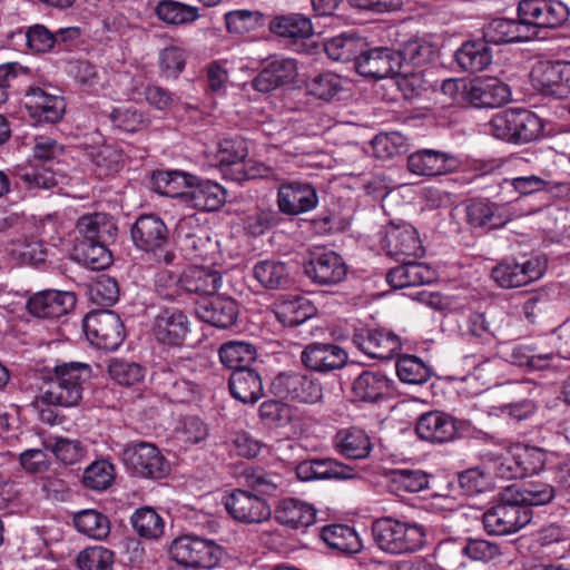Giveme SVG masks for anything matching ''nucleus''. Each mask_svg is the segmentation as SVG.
I'll list each match as a JSON object with an SVG mask.
<instances>
[{
    "label": "nucleus",
    "instance_id": "nucleus-58",
    "mask_svg": "<svg viewBox=\"0 0 570 570\" xmlns=\"http://www.w3.org/2000/svg\"><path fill=\"white\" fill-rule=\"evenodd\" d=\"M395 56L399 58L401 69L403 62L422 66L431 61L435 51L430 42L415 38L404 42Z\"/></svg>",
    "mask_w": 570,
    "mask_h": 570
},
{
    "label": "nucleus",
    "instance_id": "nucleus-12",
    "mask_svg": "<svg viewBox=\"0 0 570 570\" xmlns=\"http://www.w3.org/2000/svg\"><path fill=\"white\" fill-rule=\"evenodd\" d=\"M382 247L385 253L399 259L419 258L424 254V247L417 235L416 229L409 225L390 224L385 228L382 239Z\"/></svg>",
    "mask_w": 570,
    "mask_h": 570
},
{
    "label": "nucleus",
    "instance_id": "nucleus-60",
    "mask_svg": "<svg viewBox=\"0 0 570 570\" xmlns=\"http://www.w3.org/2000/svg\"><path fill=\"white\" fill-rule=\"evenodd\" d=\"M373 154L380 159H390L406 151V138L400 132H383L372 140Z\"/></svg>",
    "mask_w": 570,
    "mask_h": 570
},
{
    "label": "nucleus",
    "instance_id": "nucleus-34",
    "mask_svg": "<svg viewBox=\"0 0 570 570\" xmlns=\"http://www.w3.org/2000/svg\"><path fill=\"white\" fill-rule=\"evenodd\" d=\"M76 230L80 236L77 240H114L117 226L114 219L104 213L87 214L78 218Z\"/></svg>",
    "mask_w": 570,
    "mask_h": 570
},
{
    "label": "nucleus",
    "instance_id": "nucleus-28",
    "mask_svg": "<svg viewBox=\"0 0 570 570\" xmlns=\"http://www.w3.org/2000/svg\"><path fill=\"white\" fill-rule=\"evenodd\" d=\"M456 166L458 161L452 155L433 149L417 150L407 158L409 170L420 176L444 175Z\"/></svg>",
    "mask_w": 570,
    "mask_h": 570
},
{
    "label": "nucleus",
    "instance_id": "nucleus-15",
    "mask_svg": "<svg viewBox=\"0 0 570 570\" xmlns=\"http://www.w3.org/2000/svg\"><path fill=\"white\" fill-rule=\"evenodd\" d=\"M353 343L367 356L380 360H391L401 350L399 336L382 328H360Z\"/></svg>",
    "mask_w": 570,
    "mask_h": 570
},
{
    "label": "nucleus",
    "instance_id": "nucleus-6",
    "mask_svg": "<svg viewBox=\"0 0 570 570\" xmlns=\"http://www.w3.org/2000/svg\"><path fill=\"white\" fill-rule=\"evenodd\" d=\"M125 466L141 478L163 479L169 472V464L159 449L149 442L128 443L121 453Z\"/></svg>",
    "mask_w": 570,
    "mask_h": 570
},
{
    "label": "nucleus",
    "instance_id": "nucleus-32",
    "mask_svg": "<svg viewBox=\"0 0 570 570\" xmlns=\"http://www.w3.org/2000/svg\"><path fill=\"white\" fill-rule=\"evenodd\" d=\"M392 382L381 371H363L352 383V393L363 402H377L387 397Z\"/></svg>",
    "mask_w": 570,
    "mask_h": 570
},
{
    "label": "nucleus",
    "instance_id": "nucleus-3",
    "mask_svg": "<svg viewBox=\"0 0 570 570\" xmlns=\"http://www.w3.org/2000/svg\"><path fill=\"white\" fill-rule=\"evenodd\" d=\"M532 519V510L521 504L508 487L500 499L482 517L484 530L493 535H508L518 532Z\"/></svg>",
    "mask_w": 570,
    "mask_h": 570
},
{
    "label": "nucleus",
    "instance_id": "nucleus-53",
    "mask_svg": "<svg viewBox=\"0 0 570 570\" xmlns=\"http://www.w3.org/2000/svg\"><path fill=\"white\" fill-rule=\"evenodd\" d=\"M130 522L135 532L141 538L155 540L164 534V520L153 508L145 507L136 510Z\"/></svg>",
    "mask_w": 570,
    "mask_h": 570
},
{
    "label": "nucleus",
    "instance_id": "nucleus-4",
    "mask_svg": "<svg viewBox=\"0 0 570 570\" xmlns=\"http://www.w3.org/2000/svg\"><path fill=\"white\" fill-rule=\"evenodd\" d=\"M137 249L146 253L158 265H171L176 258L169 247V229L155 214L141 215L130 230Z\"/></svg>",
    "mask_w": 570,
    "mask_h": 570
},
{
    "label": "nucleus",
    "instance_id": "nucleus-52",
    "mask_svg": "<svg viewBox=\"0 0 570 570\" xmlns=\"http://www.w3.org/2000/svg\"><path fill=\"white\" fill-rule=\"evenodd\" d=\"M513 494L521 504H525L530 509L532 505L550 503L556 497V489L546 481L531 480L525 482L520 489L513 487Z\"/></svg>",
    "mask_w": 570,
    "mask_h": 570
},
{
    "label": "nucleus",
    "instance_id": "nucleus-33",
    "mask_svg": "<svg viewBox=\"0 0 570 570\" xmlns=\"http://www.w3.org/2000/svg\"><path fill=\"white\" fill-rule=\"evenodd\" d=\"M275 518L281 524L292 529L307 528L316 520V509L302 500L285 498L278 502Z\"/></svg>",
    "mask_w": 570,
    "mask_h": 570
},
{
    "label": "nucleus",
    "instance_id": "nucleus-41",
    "mask_svg": "<svg viewBox=\"0 0 570 570\" xmlns=\"http://www.w3.org/2000/svg\"><path fill=\"white\" fill-rule=\"evenodd\" d=\"M455 60L465 71L479 72L484 70L492 61L489 42L484 38L464 42L455 52Z\"/></svg>",
    "mask_w": 570,
    "mask_h": 570
},
{
    "label": "nucleus",
    "instance_id": "nucleus-62",
    "mask_svg": "<svg viewBox=\"0 0 570 570\" xmlns=\"http://www.w3.org/2000/svg\"><path fill=\"white\" fill-rule=\"evenodd\" d=\"M114 479V465L106 460H99L85 470L82 482L89 489L102 491L111 485Z\"/></svg>",
    "mask_w": 570,
    "mask_h": 570
},
{
    "label": "nucleus",
    "instance_id": "nucleus-45",
    "mask_svg": "<svg viewBox=\"0 0 570 570\" xmlns=\"http://www.w3.org/2000/svg\"><path fill=\"white\" fill-rule=\"evenodd\" d=\"M253 273L255 279L267 289H285L292 282L288 267L283 262H258Z\"/></svg>",
    "mask_w": 570,
    "mask_h": 570
},
{
    "label": "nucleus",
    "instance_id": "nucleus-29",
    "mask_svg": "<svg viewBox=\"0 0 570 570\" xmlns=\"http://www.w3.org/2000/svg\"><path fill=\"white\" fill-rule=\"evenodd\" d=\"M196 313L202 321L219 328H227L237 321L238 305L230 297L212 296L198 304Z\"/></svg>",
    "mask_w": 570,
    "mask_h": 570
},
{
    "label": "nucleus",
    "instance_id": "nucleus-14",
    "mask_svg": "<svg viewBox=\"0 0 570 570\" xmlns=\"http://www.w3.org/2000/svg\"><path fill=\"white\" fill-rule=\"evenodd\" d=\"M318 204L315 188L308 183H283L277 191L278 210L285 215L297 216L314 209Z\"/></svg>",
    "mask_w": 570,
    "mask_h": 570
},
{
    "label": "nucleus",
    "instance_id": "nucleus-54",
    "mask_svg": "<svg viewBox=\"0 0 570 570\" xmlns=\"http://www.w3.org/2000/svg\"><path fill=\"white\" fill-rule=\"evenodd\" d=\"M156 16L167 24H185L194 22L198 9L174 0H161L156 7Z\"/></svg>",
    "mask_w": 570,
    "mask_h": 570
},
{
    "label": "nucleus",
    "instance_id": "nucleus-19",
    "mask_svg": "<svg viewBox=\"0 0 570 570\" xmlns=\"http://www.w3.org/2000/svg\"><path fill=\"white\" fill-rule=\"evenodd\" d=\"M491 275L499 286L513 288L539 279L542 268L538 259H527L523 263L504 261L493 267Z\"/></svg>",
    "mask_w": 570,
    "mask_h": 570
},
{
    "label": "nucleus",
    "instance_id": "nucleus-8",
    "mask_svg": "<svg viewBox=\"0 0 570 570\" xmlns=\"http://www.w3.org/2000/svg\"><path fill=\"white\" fill-rule=\"evenodd\" d=\"M272 393L282 399L299 403H315L322 399L321 383L302 371L277 374L271 384Z\"/></svg>",
    "mask_w": 570,
    "mask_h": 570
},
{
    "label": "nucleus",
    "instance_id": "nucleus-31",
    "mask_svg": "<svg viewBox=\"0 0 570 570\" xmlns=\"http://www.w3.org/2000/svg\"><path fill=\"white\" fill-rule=\"evenodd\" d=\"M510 90L495 78L476 79L466 90V99L474 107L497 108L508 102Z\"/></svg>",
    "mask_w": 570,
    "mask_h": 570
},
{
    "label": "nucleus",
    "instance_id": "nucleus-16",
    "mask_svg": "<svg viewBox=\"0 0 570 570\" xmlns=\"http://www.w3.org/2000/svg\"><path fill=\"white\" fill-rule=\"evenodd\" d=\"M307 277L318 285H335L341 283L347 274V266L335 252L313 253L304 265Z\"/></svg>",
    "mask_w": 570,
    "mask_h": 570
},
{
    "label": "nucleus",
    "instance_id": "nucleus-26",
    "mask_svg": "<svg viewBox=\"0 0 570 570\" xmlns=\"http://www.w3.org/2000/svg\"><path fill=\"white\" fill-rule=\"evenodd\" d=\"M400 265L391 268L386 274V282L393 288H405L431 284L436 279V272L425 263L414 258L399 259Z\"/></svg>",
    "mask_w": 570,
    "mask_h": 570
},
{
    "label": "nucleus",
    "instance_id": "nucleus-11",
    "mask_svg": "<svg viewBox=\"0 0 570 570\" xmlns=\"http://www.w3.org/2000/svg\"><path fill=\"white\" fill-rule=\"evenodd\" d=\"M223 503L230 517L242 523H262L272 517L269 504L249 490L236 489L223 498Z\"/></svg>",
    "mask_w": 570,
    "mask_h": 570
},
{
    "label": "nucleus",
    "instance_id": "nucleus-38",
    "mask_svg": "<svg viewBox=\"0 0 570 570\" xmlns=\"http://www.w3.org/2000/svg\"><path fill=\"white\" fill-rule=\"evenodd\" d=\"M335 450L346 459L361 460L370 455L372 443L368 435L360 429H345L336 433L333 440Z\"/></svg>",
    "mask_w": 570,
    "mask_h": 570
},
{
    "label": "nucleus",
    "instance_id": "nucleus-64",
    "mask_svg": "<svg viewBox=\"0 0 570 570\" xmlns=\"http://www.w3.org/2000/svg\"><path fill=\"white\" fill-rule=\"evenodd\" d=\"M488 473L503 480L521 479L522 470L512 449L510 452L500 455H493L485 463Z\"/></svg>",
    "mask_w": 570,
    "mask_h": 570
},
{
    "label": "nucleus",
    "instance_id": "nucleus-56",
    "mask_svg": "<svg viewBox=\"0 0 570 570\" xmlns=\"http://www.w3.org/2000/svg\"><path fill=\"white\" fill-rule=\"evenodd\" d=\"M9 255L18 264L38 267L46 262L48 252L40 240L24 239L13 243Z\"/></svg>",
    "mask_w": 570,
    "mask_h": 570
},
{
    "label": "nucleus",
    "instance_id": "nucleus-57",
    "mask_svg": "<svg viewBox=\"0 0 570 570\" xmlns=\"http://www.w3.org/2000/svg\"><path fill=\"white\" fill-rule=\"evenodd\" d=\"M163 385L164 394L171 403H189L200 394V389L196 383L173 374L167 375Z\"/></svg>",
    "mask_w": 570,
    "mask_h": 570
},
{
    "label": "nucleus",
    "instance_id": "nucleus-18",
    "mask_svg": "<svg viewBox=\"0 0 570 570\" xmlns=\"http://www.w3.org/2000/svg\"><path fill=\"white\" fill-rule=\"evenodd\" d=\"M301 481L313 480H351L357 476L355 468L332 458L309 459L298 463L295 468Z\"/></svg>",
    "mask_w": 570,
    "mask_h": 570
},
{
    "label": "nucleus",
    "instance_id": "nucleus-5",
    "mask_svg": "<svg viewBox=\"0 0 570 570\" xmlns=\"http://www.w3.org/2000/svg\"><path fill=\"white\" fill-rule=\"evenodd\" d=\"M169 554L184 567L212 569L220 561L223 550L213 540L186 534L171 542Z\"/></svg>",
    "mask_w": 570,
    "mask_h": 570
},
{
    "label": "nucleus",
    "instance_id": "nucleus-49",
    "mask_svg": "<svg viewBox=\"0 0 570 570\" xmlns=\"http://www.w3.org/2000/svg\"><path fill=\"white\" fill-rule=\"evenodd\" d=\"M220 362L233 371L249 367L256 360L255 347L246 342L230 341L219 348Z\"/></svg>",
    "mask_w": 570,
    "mask_h": 570
},
{
    "label": "nucleus",
    "instance_id": "nucleus-23",
    "mask_svg": "<svg viewBox=\"0 0 570 570\" xmlns=\"http://www.w3.org/2000/svg\"><path fill=\"white\" fill-rule=\"evenodd\" d=\"M26 108L32 118L49 124L58 122L66 109L62 97L49 94L40 87H28L24 94Z\"/></svg>",
    "mask_w": 570,
    "mask_h": 570
},
{
    "label": "nucleus",
    "instance_id": "nucleus-24",
    "mask_svg": "<svg viewBox=\"0 0 570 570\" xmlns=\"http://www.w3.org/2000/svg\"><path fill=\"white\" fill-rule=\"evenodd\" d=\"M301 360L306 368L326 373L343 367L347 353L336 344L312 343L305 346Z\"/></svg>",
    "mask_w": 570,
    "mask_h": 570
},
{
    "label": "nucleus",
    "instance_id": "nucleus-55",
    "mask_svg": "<svg viewBox=\"0 0 570 570\" xmlns=\"http://www.w3.org/2000/svg\"><path fill=\"white\" fill-rule=\"evenodd\" d=\"M73 524L79 532L97 540L105 539L110 532L108 518L96 510H83L76 513Z\"/></svg>",
    "mask_w": 570,
    "mask_h": 570
},
{
    "label": "nucleus",
    "instance_id": "nucleus-42",
    "mask_svg": "<svg viewBox=\"0 0 570 570\" xmlns=\"http://www.w3.org/2000/svg\"><path fill=\"white\" fill-rule=\"evenodd\" d=\"M109 242L110 240H76L73 257L90 269H105L112 262L111 253L107 248Z\"/></svg>",
    "mask_w": 570,
    "mask_h": 570
},
{
    "label": "nucleus",
    "instance_id": "nucleus-2",
    "mask_svg": "<svg viewBox=\"0 0 570 570\" xmlns=\"http://www.w3.org/2000/svg\"><path fill=\"white\" fill-rule=\"evenodd\" d=\"M91 377L89 364L69 362L57 365L48 376L43 403L62 407L77 406L82 400L83 384Z\"/></svg>",
    "mask_w": 570,
    "mask_h": 570
},
{
    "label": "nucleus",
    "instance_id": "nucleus-13",
    "mask_svg": "<svg viewBox=\"0 0 570 570\" xmlns=\"http://www.w3.org/2000/svg\"><path fill=\"white\" fill-rule=\"evenodd\" d=\"M72 292L45 289L32 294L26 303L28 313L37 318H59L67 315L76 306Z\"/></svg>",
    "mask_w": 570,
    "mask_h": 570
},
{
    "label": "nucleus",
    "instance_id": "nucleus-46",
    "mask_svg": "<svg viewBox=\"0 0 570 570\" xmlns=\"http://www.w3.org/2000/svg\"><path fill=\"white\" fill-rule=\"evenodd\" d=\"M364 47V40L355 33H342L328 39L324 45L328 58L342 62L356 61Z\"/></svg>",
    "mask_w": 570,
    "mask_h": 570
},
{
    "label": "nucleus",
    "instance_id": "nucleus-44",
    "mask_svg": "<svg viewBox=\"0 0 570 570\" xmlns=\"http://www.w3.org/2000/svg\"><path fill=\"white\" fill-rule=\"evenodd\" d=\"M275 316L284 326H297L314 315V306L308 299L295 296L279 301L275 306Z\"/></svg>",
    "mask_w": 570,
    "mask_h": 570
},
{
    "label": "nucleus",
    "instance_id": "nucleus-20",
    "mask_svg": "<svg viewBox=\"0 0 570 570\" xmlns=\"http://www.w3.org/2000/svg\"><path fill=\"white\" fill-rule=\"evenodd\" d=\"M356 70L363 77L385 78L400 72V61L395 52L389 48L377 47L358 53L355 61Z\"/></svg>",
    "mask_w": 570,
    "mask_h": 570
},
{
    "label": "nucleus",
    "instance_id": "nucleus-30",
    "mask_svg": "<svg viewBox=\"0 0 570 570\" xmlns=\"http://www.w3.org/2000/svg\"><path fill=\"white\" fill-rule=\"evenodd\" d=\"M535 37V32L531 27H527L521 18L513 19H494L483 31V38L489 43H510L529 41Z\"/></svg>",
    "mask_w": 570,
    "mask_h": 570
},
{
    "label": "nucleus",
    "instance_id": "nucleus-36",
    "mask_svg": "<svg viewBox=\"0 0 570 570\" xmlns=\"http://www.w3.org/2000/svg\"><path fill=\"white\" fill-rule=\"evenodd\" d=\"M191 220L184 222L179 226L178 242L180 249L189 259H207L213 244L206 229L200 225L189 226Z\"/></svg>",
    "mask_w": 570,
    "mask_h": 570
},
{
    "label": "nucleus",
    "instance_id": "nucleus-39",
    "mask_svg": "<svg viewBox=\"0 0 570 570\" xmlns=\"http://www.w3.org/2000/svg\"><path fill=\"white\" fill-rule=\"evenodd\" d=\"M226 199L224 188L213 181L193 183L188 191L186 204L190 207L203 210L214 212L219 209Z\"/></svg>",
    "mask_w": 570,
    "mask_h": 570
},
{
    "label": "nucleus",
    "instance_id": "nucleus-35",
    "mask_svg": "<svg viewBox=\"0 0 570 570\" xmlns=\"http://www.w3.org/2000/svg\"><path fill=\"white\" fill-rule=\"evenodd\" d=\"M228 387L235 399L247 404L256 403L264 394L261 375L250 367L233 371Z\"/></svg>",
    "mask_w": 570,
    "mask_h": 570
},
{
    "label": "nucleus",
    "instance_id": "nucleus-43",
    "mask_svg": "<svg viewBox=\"0 0 570 570\" xmlns=\"http://www.w3.org/2000/svg\"><path fill=\"white\" fill-rule=\"evenodd\" d=\"M387 478L390 491L397 497L416 493L429 487V475L422 470L394 469Z\"/></svg>",
    "mask_w": 570,
    "mask_h": 570
},
{
    "label": "nucleus",
    "instance_id": "nucleus-61",
    "mask_svg": "<svg viewBox=\"0 0 570 570\" xmlns=\"http://www.w3.org/2000/svg\"><path fill=\"white\" fill-rule=\"evenodd\" d=\"M115 563L114 551L95 546L82 550L77 558L80 570H112Z\"/></svg>",
    "mask_w": 570,
    "mask_h": 570
},
{
    "label": "nucleus",
    "instance_id": "nucleus-51",
    "mask_svg": "<svg viewBox=\"0 0 570 570\" xmlns=\"http://www.w3.org/2000/svg\"><path fill=\"white\" fill-rule=\"evenodd\" d=\"M513 142H530L539 138L543 131L542 120L527 109H514Z\"/></svg>",
    "mask_w": 570,
    "mask_h": 570
},
{
    "label": "nucleus",
    "instance_id": "nucleus-17",
    "mask_svg": "<svg viewBox=\"0 0 570 570\" xmlns=\"http://www.w3.org/2000/svg\"><path fill=\"white\" fill-rule=\"evenodd\" d=\"M296 75L297 68L295 60L273 57L264 61L262 70L252 80V87L259 92H271L292 82Z\"/></svg>",
    "mask_w": 570,
    "mask_h": 570
},
{
    "label": "nucleus",
    "instance_id": "nucleus-59",
    "mask_svg": "<svg viewBox=\"0 0 570 570\" xmlns=\"http://www.w3.org/2000/svg\"><path fill=\"white\" fill-rule=\"evenodd\" d=\"M399 379L407 384H423L430 376L431 371L419 357L404 355L396 362Z\"/></svg>",
    "mask_w": 570,
    "mask_h": 570
},
{
    "label": "nucleus",
    "instance_id": "nucleus-47",
    "mask_svg": "<svg viewBox=\"0 0 570 570\" xmlns=\"http://www.w3.org/2000/svg\"><path fill=\"white\" fill-rule=\"evenodd\" d=\"M269 30L279 37L289 39H304L313 35L311 20L299 13L275 17L269 22Z\"/></svg>",
    "mask_w": 570,
    "mask_h": 570
},
{
    "label": "nucleus",
    "instance_id": "nucleus-50",
    "mask_svg": "<svg viewBox=\"0 0 570 570\" xmlns=\"http://www.w3.org/2000/svg\"><path fill=\"white\" fill-rule=\"evenodd\" d=\"M324 542L336 550L355 553L361 549V542L354 529L344 524H331L322 529Z\"/></svg>",
    "mask_w": 570,
    "mask_h": 570
},
{
    "label": "nucleus",
    "instance_id": "nucleus-40",
    "mask_svg": "<svg viewBox=\"0 0 570 570\" xmlns=\"http://www.w3.org/2000/svg\"><path fill=\"white\" fill-rule=\"evenodd\" d=\"M181 288L188 293L213 296L222 284L218 271L193 266L181 275Z\"/></svg>",
    "mask_w": 570,
    "mask_h": 570
},
{
    "label": "nucleus",
    "instance_id": "nucleus-10",
    "mask_svg": "<svg viewBox=\"0 0 570 570\" xmlns=\"http://www.w3.org/2000/svg\"><path fill=\"white\" fill-rule=\"evenodd\" d=\"M518 16L537 33L540 28H558L569 17L568 8L559 0H521Z\"/></svg>",
    "mask_w": 570,
    "mask_h": 570
},
{
    "label": "nucleus",
    "instance_id": "nucleus-22",
    "mask_svg": "<svg viewBox=\"0 0 570 570\" xmlns=\"http://www.w3.org/2000/svg\"><path fill=\"white\" fill-rule=\"evenodd\" d=\"M415 432L420 439L432 443H446L459 434L456 420L440 411L422 414L416 422Z\"/></svg>",
    "mask_w": 570,
    "mask_h": 570
},
{
    "label": "nucleus",
    "instance_id": "nucleus-1",
    "mask_svg": "<svg viewBox=\"0 0 570 570\" xmlns=\"http://www.w3.org/2000/svg\"><path fill=\"white\" fill-rule=\"evenodd\" d=\"M372 534L376 546L390 554H410L426 543V528L416 522L382 517L373 521Z\"/></svg>",
    "mask_w": 570,
    "mask_h": 570
},
{
    "label": "nucleus",
    "instance_id": "nucleus-21",
    "mask_svg": "<svg viewBox=\"0 0 570 570\" xmlns=\"http://www.w3.org/2000/svg\"><path fill=\"white\" fill-rule=\"evenodd\" d=\"M189 332L187 315L178 308H165L155 317L153 334L165 345L179 346Z\"/></svg>",
    "mask_w": 570,
    "mask_h": 570
},
{
    "label": "nucleus",
    "instance_id": "nucleus-25",
    "mask_svg": "<svg viewBox=\"0 0 570 570\" xmlns=\"http://www.w3.org/2000/svg\"><path fill=\"white\" fill-rule=\"evenodd\" d=\"M240 482L259 497H277L288 489L287 479L272 470L258 465H249L242 470L238 475Z\"/></svg>",
    "mask_w": 570,
    "mask_h": 570
},
{
    "label": "nucleus",
    "instance_id": "nucleus-37",
    "mask_svg": "<svg viewBox=\"0 0 570 570\" xmlns=\"http://www.w3.org/2000/svg\"><path fill=\"white\" fill-rule=\"evenodd\" d=\"M197 178L179 170H159L153 174L154 189L167 197L181 198L185 203Z\"/></svg>",
    "mask_w": 570,
    "mask_h": 570
},
{
    "label": "nucleus",
    "instance_id": "nucleus-48",
    "mask_svg": "<svg viewBox=\"0 0 570 570\" xmlns=\"http://www.w3.org/2000/svg\"><path fill=\"white\" fill-rule=\"evenodd\" d=\"M248 156L246 141L243 138H226L219 142L218 158L223 171L230 179Z\"/></svg>",
    "mask_w": 570,
    "mask_h": 570
},
{
    "label": "nucleus",
    "instance_id": "nucleus-27",
    "mask_svg": "<svg viewBox=\"0 0 570 570\" xmlns=\"http://www.w3.org/2000/svg\"><path fill=\"white\" fill-rule=\"evenodd\" d=\"M465 213L466 222L472 227L500 228L513 217L505 205L484 199L470 202Z\"/></svg>",
    "mask_w": 570,
    "mask_h": 570
},
{
    "label": "nucleus",
    "instance_id": "nucleus-63",
    "mask_svg": "<svg viewBox=\"0 0 570 570\" xmlns=\"http://www.w3.org/2000/svg\"><path fill=\"white\" fill-rule=\"evenodd\" d=\"M18 178L29 189H50L58 184L53 171L45 166L39 167L38 164L19 169Z\"/></svg>",
    "mask_w": 570,
    "mask_h": 570
},
{
    "label": "nucleus",
    "instance_id": "nucleus-7",
    "mask_svg": "<svg viewBox=\"0 0 570 570\" xmlns=\"http://www.w3.org/2000/svg\"><path fill=\"white\" fill-rule=\"evenodd\" d=\"M530 83L539 94L563 99L570 95V61H538L530 71Z\"/></svg>",
    "mask_w": 570,
    "mask_h": 570
},
{
    "label": "nucleus",
    "instance_id": "nucleus-9",
    "mask_svg": "<svg viewBox=\"0 0 570 570\" xmlns=\"http://www.w3.org/2000/svg\"><path fill=\"white\" fill-rule=\"evenodd\" d=\"M83 331L92 345L107 351L116 350L125 338L120 317L108 309L87 314L83 320Z\"/></svg>",
    "mask_w": 570,
    "mask_h": 570
}]
</instances>
